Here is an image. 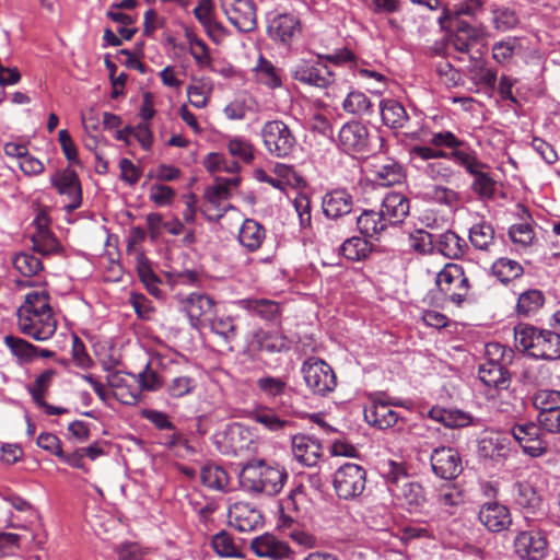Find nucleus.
Listing matches in <instances>:
<instances>
[{
  "label": "nucleus",
  "instance_id": "nucleus-1",
  "mask_svg": "<svg viewBox=\"0 0 560 560\" xmlns=\"http://www.w3.org/2000/svg\"><path fill=\"white\" fill-rule=\"evenodd\" d=\"M238 480L247 492L276 495L283 489L288 471L276 462L252 459L241 469Z\"/></svg>",
  "mask_w": 560,
  "mask_h": 560
},
{
  "label": "nucleus",
  "instance_id": "nucleus-2",
  "mask_svg": "<svg viewBox=\"0 0 560 560\" xmlns=\"http://www.w3.org/2000/svg\"><path fill=\"white\" fill-rule=\"evenodd\" d=\"M514 352L500 343L492 342V406L497 412L504 415L506 419L513 420L518 412L515 407L516 396L510 389L511 374L506 368L512 362Z\"/></svg>",
  "mask_w": 560,
  "mask_h": 560
},
{
  "label": "nucleus",
  "instance_id": "nucleus-3",
  "mask_svg": "<svg viewBox=\"0 0 560 560\" xmlns=\"http://www.w3.org/2000/svg\"><path fill=\"white\" fill-rule=\"evenodd\" d=\"M382 145L383 138L371 135L369 128L359 120L343 124L338 132V149L352 158H368Z\"/></svg>",
  "mask_w": 560,
  "mask_h": 560
},
{
  "label": "nucleus",
  "instance_id": "nucleus-4",
  "mask_svg": "<svg viewBox=\"0 0 560 560\" xmlns=\"http://www.w3.org/2000/svg\"><path fill=\"white\" fill-rule=\"evenodd\" d=\"M260 136L266 151L275 158H289L296 150L298 139L293 130L280 119L266 121Z\"/></svg>",
  "mask_w": 560,
  "mask_h": 560
},
{
  "label": "nucleus",
  "instance_id": "nucleus-5",
  "mask_svg": "<svg viewBox=\"0 0 560 560\" xmlns=\"http://www.w3.org/2000/svg\"><path fill=\"white\" fill-rule=\"evenodd\" d=\"M440 300L451 302L460 306L469 291V279L465 275L464 268L457 264H446L438 273L435 280Z\"/></svg>",
  "mask_w": 560,
  "mask_h": 560
},
{
  "label": "nucleus",
  "instance_id": "nucleus-6",
  "mask_svg": "<svg viewBox=\"0 0 560 560\" xmlns=\"http://www.w3.org/2000/svg\"><path fill=\"white\" fill-rule=\"evenodd\" d=\"M291 77L301 84L327 89L336 81L332 68L323 62L318 55L298 60L290 69Z\"/></svg>",
  "mask_w": 560,
  "mask_h": 560
},
{
  "label": "nucleus",
  "instance_id": "nucleus-7",
  "mask_svg": "<svg viewBox=\"0 0 560 560\" xmlns=\"http://www.w3.org/2000/svg\"><path fill=\"white\" fill-rule=\"evenodd\" d=\"M306 387L313 395L326 396L337 386V377L332 368L323 359L311 357L301 365Z\"/></svg>",
  "mask_w": 560,
  "mask_h": 560
},
{
  "label": "nucleus",
  "instance_id": "nucleus-8",
  "mask_svg": "<svg viewBox=\"0 0 560 560\" xmlns=\"http://www.w3.org/2000/svg\"><path fill=\"white\" fill-rule=\"evenodd\" d=\"M332 485L339 499H355L360 497L365 489L366 471L358 464L346 463L335 471Z\"/></svg>",
  "mask_w": 560,
  "mask_h": 560
},
{
  "label": "nucleus",
  "instance_id": "nucleus-9",
  "mask_svg": "<svg viewBox=\"0 0 560 560\" xmlns=\"http://www.w3.org/2000/svg\"><path fill=\"white\" fill-rule=\"evenodd\" d=\"M293 341L279 329L258 328L250 332L247 341L248 350L255 354H281L291 350Z\"/></svg>",
  "mask_w": 560,
  "mask_h": 560
},
{
  "label": "nucleus",
  "instance_id": "nucleus-10",
  "mask_svg": "<svg viewBox=\"0 0 560 560\" xmlns=\"http://www.w3.org/2000/svg\"><path fill=\"white\" fill-rule=\"evenodd\" d=\"M182 310L195 329L207 327V322L217 313V301L205 292H191L180 299Z\"/></svg>",
  "mask_w": 560,
  "mask_h": 560
},
{
  "label": "nucleus",
  "instance_id": "nucleus-11",
  "mask_svg": "<svg viewBox=\"0 0 560 560\" xmlns=\"http://www.w3.org/2000/svg\"><path fill=\"white\" fill-rule=\"evenodd\" d=\"M16 316L20 331L34 340H49L57 330V320L52 311L35 312L28 314V317L22 314H16Z\"/></svg>",
  "mask_w": 560,
  "mask_h": 560
},
{
  "label": "nucleus",
  "instance_id": "nucleus-12",
  "mask_svg": "<svg viewBox=\"0 0 560 560\" xmlns=\"http://www.w3.org/2000/svg\"><path fill=\"white\" fill-rule=\"evenodd\" d=\"M50 184L59 195L66 196L68 202L65 205L67 212H72L82 205V187L77 172L70 167L57 172L50 177Z\"/></svg>",
  "mask_w": 560,
  "mask_h": 560
},
{
  "label": "nucleus",
  "instance_id": "nucleus-13",
  "mask_svg": "<svg viewBox=\"0 0 560 560\" xmlns=\"http://www.w3.org/2000/svg\"><path fill=\"white\" fill-rule=\"evenodd\" d=\"M221 5L229 22L240 32L249 33L256 28V5L253 0H222Z\"/></svg>",
  "mask_w": 560,
  "mask_h": 560
},
{
  "label": "nucleus",
  "instance_id": "nucleus-14",
  "mask_svg": "<svg viewBox=\"0 0 560 560\" xmlns=\"http://www.w3.org/2000/svg\"><path fill=\"white\" fill-rule=\"evenodd\" d=\"M432 471L445 480H453L463 470L459 453L450 446L435 447L430 456Z\"/></svg>",
  "mask_w": 560,
  "mask_h": 560
},
{
  "label": "nucleus",
  "instance_id": "nucleus-15",
  "mask_svg": "<svg viewBox=\"0 0 560 560\" xmlns=\"http://www.w3.org/2000/svg\"><path fill=\"white\" fill-rule=\"evenodd\" d=\"M514 550L522 560H541L547 555V538L539 530L521 532L514 539Z\"/></svg>",
  "mask_w": 560,
  "mask_h": 560
},
{
  "label": "nucleus",
  "instance_id": "nucleus-16",
  "mask_svg": "<svg viewBox=\"0 0 560 560\" xmlns=\"http://www.w3.org/2000/svg\"><path fill=\"white\" fill-rule=\"evenodd\" d=\"M293 458L305 467H314L323 455V445L318 439L310 434H294L291 438Z\"/></svg>",
  "mask_w": 560,
  "mask_h": 560
},
{
  "label": "nucleus",
  "instance_id": "nucleus-17",
  "mask_svg": "<svg viewBox=\"0 0 560 560\" xmlns=\"http://www.w3.org/2000/svg\"><path fill=\"white\" fill-rule=\"evenodd\" d=\"M514 213L522 221L514 223L509 229V237L513 244L523 248L530 247L536 244L537 237L534 229V221L528 210L521 203L514 205Z\"/></svg>",
  "mask_w": 560,
  "mask_h": 560
},
{
  "label": "nucleus",
  "instance_id": "nucleus-18",
  "mask_svg": "<svg viewBox=\"0 0 560 560\" xmlns=\"http://www.w3.org/2000/svg\"><path fill=\"white\" fill-rule=\"evenodd\" d=\"M138 383L140 389L128 393L118 392L115 394L117 399L125 405L133 406L140 400L141 390L155 392L161 388L164 389L165 376H161L158 372L153 371L148 362L144 369L138 374Z\"/></svg>",
  "mask_w": 560,
  "mask_h": 560
},
{
  "label": "nucleus",
  "instance_id": "nucleus-19",
  "mask_svg": "<svg viewBox=\"0 0 560 560\" xmlns=\"http://www.w3.org/2000/svg\"><path fill=\"white\" fill-rule=\"evenodd\" d=\"M353 205V196L345 188H336L326 192L322 200L324 214L335 220L349 214Z\"/></svg>",
  "mask_w": 560,
  "mask_h": 560
},
{
  "label": "nucleus",
  "instance_id": "nucleus-20",
  "mask_svg": "<svg viewBox=\"0 0 560 560\" xmlns=\"http://www.w3.org/2000/svg\"><path fill=\"white\" fill-rule=\"evenodd\" d=\"M409 199L404 194L394 191L386 194L380 209L388 226L402 223L409 214Z\"/></svg>",
  "mask_w": 560,
  "mask_h": 560
},
{
  "label": "nucleus",
  "instance_id": "nucleus-21",
  "mask_svg": "<svg viewBox=\"0 0 560 560\" xmlns=\"http://www.w3.org/2000/svg\"><path fill=\"white\" fill-rule=\"evenodd\" d=\"M235 304L249 316L265 322H275L281 316V306L273 300L246 298L237 300Z\"/></svg>",
  "mask_w": 560,
  "mask_h": 560
},
{
  "label": "nucleus",
  "instance_id": "nucleus-22",
  "mask_svg": "<svg viewBox=\"0 0 560 560\" xmlns=\"http://www.w3.org/2000/svg\"><path fill=\"white\" fill-rule=\"evenodd\" d=\"M250 549L256 556L272 560L287 559L291 555L288 544L279 540L271 534H264L254 538L250 542Z\"/></svg>",
  "mask_w": 560,
  "mask_h": 560
},
{
  "label": "nucleus",
  "instance_id": "nucleus-23",
  "mask_svg": "<svg viewBox=\"0 0 560 560\" xmlns=\"http://www.w3.org/2000/svg\"><path fill=\"white\" fill-rule=\"evenodd\" d=\"M364 419L370 425L386 430L398 422L399 415L390 409L384 400H374L364 409Z\"/></svg>",
  "mask_w": 560,
  "mask_h": 560
},
{
  "label": "nucleus",
  "instance_id": "nucleus-24",
  "mask_svg": "<svg viewBox=\"0 0 560 560\" xmlns=\"http://www.w3.org/2000/svg\"><path fill=\"white\" fill-rule=\"evenodd\" d=\"M299 30L300 21L294 15L279 14L269 22L267 33L273 40L289 45Z\"/></svg>",
  "mask_w": 560,
  "mask_h": 560
},
{
  "label": "nucleus",
  "instance_id": "nucleus-25",
  "mask_svg": "<svg viewBox=\"0 0 560 560\" xmlns=\"http://www.w3.org/2000/svg\"><path fill=\"white\" fill-rule=\"evenodd\" d=\"M381 119L389 129H401L409 121V115L404 105L395 98H384L378 104Z\"/></svg>",
  "mask_w": 560,
  "mask_h": 560
},
{
  "label": "nucleus",
  "instance_id": "nucleus-26",
  "mask_svg": "<svg viewBox=\"0 0 560 560\" xmlns=\"http://www.w3.org/2000/svg\"><path fill=\"white\" fill-rule=\"evenodd\" d=\"M255 384L259 394L270 401L287 396L291 389L289 378L285 375L262 374L256 380Z\"/></svg>",
  "mask_w": 560,
  "mask_h": 560
},
{
  "label": "nucleus",
  "instance_id": "nucleus-27",
  "mask_svg": "<svg viewBox=\"0 0 560 560\" xmlns=\"http://www.w3.org/2000/svg\"><path fill=\"white\" fill-rule=\"evenodd\" d=\"M198 387L196 377L187 374L165 376L164 393L170 399H182L192 395Z\"/></svg>",
  "mask_w": 560,
  "mask_h": 560
},
{
  "label": "nucleus",
  "instance_id": "nucleus-28",
  "mask_svg": "<svg viewBox=\"0 0 560 560\" xmlns=\"http://www.w3.org/2000/svg\"><path fill=\"white\" fill-rule=\"evenodd\" d=\"M266 238V229L254 219H245L238 232V242L248 252L260 248Z\"/></svg>",
  "mask_w": 560,
  "mask_h": 560
},
{
  "label": "nucleus",
  "instance_id": "nucleus-29",
  "mask_svg": "<svg viewBox=\"0 0 560 560\" xmlns=\"http://www.w3.org/2000/svg\"><path fill=\"white\" fill-rule=\"evenodd\" d=\"M136 269L140 281L143 283L149 294L156 299H162L163 292L160 289L162 281L153 271L150 260L143 253L137 254Z\"/></svg>",
  "mask_w": 560,
  "mask_h": 560
},
{
  "label": "nucleus",
  "instance_id": "nucleus-30",
  "mask_svg": "<svg viewBox=\"0 0 560 560\" xmlns=\"http://www.w3.org/2000/svg\"><path fill=\"white\" fill-rule=\"evenodd\" d=\"M412 165L432 180H448L455 174V170L447 161L410 159Z\"/></svg>",
  "mask_w": 560,
  "mask_h": 560
},
{
  "label": "nucleus",
  "instance_id": "nucleus-31",
  "mask_svg": "<svg viewBox=\"0 0 560 560\" xmlns=\"http://www.w3.org/2000/svg\"><path fill=\"white\" fill-rule=\"evenodd\" d=\"M540 347L528 350V355L536 360H560V334L552 330H541Z\"/></svg>",
  "mask_w": 560,
  "mask_h": 560
},
{
  "label": "nucleus",
  "instance_id": "nucleus-32",
  "mask_svg": "<svg viewBox=\"0 0 560 560\" xmlns=\"http://www.w3.org/2000/svg\"><path fill=\"white\" fill-rule=\"evenodd\" d=\"M32 249L42 257L63 254V247L50 230L35 231L31 237Z\"/></svg>",
  "mask_w": 560,
  "mask_h": 560
},
{
  "label": "nucleus",
  "instance_id": "nucleus-33",
  "mask_svg": "<svg viewBox=\"0 0 560 560\" xmlns=\"http://www.w3.org/2000/svg\"><path fill=\"white\" fill-rule=\"evenodd\" d=\"M465 247V240L459 237L455 232L451 230L435 235L434 252H438L447 258H459L463 256Z\"/></svg>",
  "mask_w": 560,
  "mask_h": 560
},
{
  "label": "nucleus",
  "instance_id": "nucleus-34",
  "mask_svg": "<svg viewBox=\"0 0 560 560\" xmlns=\"http://www.w3.org/2000/svg\"><path fill=\"white\" fill-rule=\"evenodd\" d=\"M359 232L364 237H376L387 228L386 219L381 211L364 210L355 220Z\"/></svg>",
  "mask_w": 560,
  "mask_h": 560
},
{
  "label": "nucleus",
  "instance_id": "nucleus-35",
  "mask_svg": "<svg viewBox=\"0 0 560 560\" xmlns=\"http://www.w3.org/2000/svg\"><path fill=\"white\" fill-rule=\"evenodd\" d=\"M371 173L374 180L381 186H393L400 183L404 178L401 165L394 160L373 164Z\"/></svg>",
  "mask_w": 560,
  "mask_h": 560
},
{
  "label": "nucleus",
  "instance_id": "nucleus-36",
  "mask_svg": "<svg viewBox=\"0 0 560 560\" xmlns=\"http://www.w3.org/2000/svg\"><path fill=\"white\" fill-rule=\"evenodd\" d=\"M342 108L346 113L358 117L371 116L374 106L369 96L358 90L350 91L342 101Z\"/></svg>",
  "mask_w": 560,
  "mask_h": 560
},
{
  "label": "nucleus",
  "instance_id": "nucleus-37",
  "mask_svg": "<svg viewBox=\"0 0 560 560\" xmlns=\"http://www.w3.org/2000/svg\"><path fill=\"white\" fill-rule=\"evenodd\" d=\"M224 440L234 455L248 450L253 442L249 429L236 422L226 427Z\"/></svg>",
  "mask_w": 560,
  "mask_h": 560
},
{
  "label": "nucleus",
  "instance_id": "nucleus-38",
  "mask_svg": "<svg viewBox=\"0 0 560 560\" xmlns=\"http://www.w3.org/2000/svg\"><path fill=\"white\" fill-rule=\"evenodd\" d=\"M513 442L515 441L512 436V433L502 435L498 432V436L494 443V450L497 451V454H492V465H506L508 469H513L515 467L514 463L512 462L516 459L517 451L511 448Z\"/></svg>",
  "mask_w": 560,
  "mask_h": 560
},
{
  "label": "nucleus",
  "instance_id": "nucleus-39",
  "mask_svg": "<svg viewBox=\"0 0 560 560\" xmlns=\"http://www.w3.org/2000/svg\"><path fill=\"white\" fill-rule=\"evenodd\" d=\"M4 343L20 364L30 363L38 355V347L20 337L7 335Z\"/></svg>",
  "mask_w": 560,
  "mask_h": 560
},
{
  "label": "nucleus",
  "instance_id": "nucleus-40",
  "mask_svg": "<svg viewBox=\"0 0 560 560\" xmlns=\"http://www.w3.org/2000/svg\"><path fill=\"white\" fill-rule=\"evenodd\" d=\"M429 418L446 428H462L469 423V416L457 409H445L434 406L429 410Z\"/></svg>",
  "mask_w": 560,
  "mask_h": 560
},
{
  "label": "nucleus",
  "instance_id": "nucleus-41",
  "mask_svg": "<svg viewBox=\"0 0 560 560\" xmlns=\"http://www.w3.org/2000/svg\"><path fill=\"white\" fill-rule=\"evenodd\" d=\"M52 311L50 306V295L46 289L28 292L25 294L24 303L18 308L16 314H22L28 317V314L35 312Z\"/></svg>",
  "mask_w": 560,
  "mask_h": 560
},
{
  "label": "nucleus",
  "instance_id": "nucleus-42",
  "mask_svg": "<svg viewBox=\"0 0 560 560\" xmlns=\"http://www.w3.org/2000/svg\"><path fill=\"white\" fill-rule=\"evenodd\" d=\"M201 482L205 487L212 490H226L229 486V476L226 471L213 464L208 463L200 470Z\"/></svg>",
  "mask_w": 560,
  "mask_h": 560
},
{
  "label": "nucleus",
  "instance_id": "nucleus-43",
  "mask_svg": "<svg viewBox=\"0 0 560 560\" xmlns=\"http://www.w3.org/2000/svg\"><path fill=\"white\" fill-rule=\"evenodd\" d=\"M545 304V295L537 289H530L520 294L516 304V313L528 317L536 314Z\"/></svg>",
  "mask_w": 560,
  "mask_h": 560
},
{
  "label": "nucleus",
  "instance_id": "nucleus-44",
  "mask_svg": "<svg viewBox=\"0 0 560 560\" xmlns=\"http://www.w3.org/2000/svg\"><path fill=\"white\" fill-rule=\"evenodd\" d=\"M340 252L348 260L361 261L369 257L372 245L363 237L352 236L341 244Z\"/></svg>",
  "mask_w": 560,
  "mask_h": 560
},
{
  "label": "nucleus",
  "instance_id": "nucleus-45",
  "mask_svg": "<svg viewBox=\"0 0 560 560\" xmlns=\"http://www.w3.org/2000/svg\"><path fill=\"white\" fill-rule=\"evenodd\" d=\"M14 268L24 277L37 276L44 270L42 259L31 252H21L14 255L12 258Z\"/></svg>",
  "mask_w": 560,
  "mask_h": 560
},
{
  "label": "nucleus",
  "instance_id": "nucleus-46",
  "mask_svg": "<svg viewBox=\"0 0 560 560\" xmlns=\"http://www.w3.org/2000/svg\"><path fill=\"white\" fill-rule=\"evenodd\" d=\"M395 497L402 500L409 509H417L425 501L424 490L422 486L412 480H408L397 491L393 492Z\"/></svg>",
  "mask_w": 560,
  "mask_h": 560
},
{
  "label": "nucleus",
  "instance_id": "nucleus-47",
  "mask_svg": "<svg viewBox=\"0 0 560 560\" xmlns=\"http://www.w3.org/2000/svg\"><path fill=\"white\" fill-rule=\"evenodd\" d=\"M207 327L225 343H230L236 339L237 327L231 316H217L215 314L210 318V322H207Z\"/></svg>",
  "mask_w": 560,
  "mask_h": 560
},
{
  "label": "nucleus",
  "instance_id": "nucleus-48",
  "mask_svg": "<svg viewBox=\"0 0 560 560\" xmlns=\"http://www.w3.org/2000/svg\"><path fill=\"white\" fill-rule=\"evenodd\" d=\"M523 271L522 265L513 259L500 258L492 264V276L502 283H509L521 277Z\"/></svg>",
  "mask_w": 560,
  "mask_h": 560
},
{
  "label": "nucleus",
  "instance_id": "nucleus-49",
  "mask_svg": "<svg viewBox=\"0 0 560 560\" xmlns=\"http://www.w3.org/2000/svg\"><path fill=\"white\" fill-rule=\"evenodd\" d=\"M252 419L272 432L284 430L293 425L292 421L281 418L269 408L255 410L252 415Z\"/></svg>",
  "mask_w": 560,
  "mask_h": 560
},
{
  "label": "nucleus",
  "instance_id": "nucleus-50",
  "mask_svg": "<svg viewBox=\"0 0 560 560\" xmlns=\"http://www.w3.org/2000/svg\"><path fill=\"white\" fill-rule=\"evenodd\" d=\"M410 159H421V160H438V161H447L451 159L460 160L462 153L458 151L446 152L438 147H429V145H413L409 150Z\"/></svg>",
  "mask_w": 560,
  "mask_h": 560
},
{
  "label": "nucleus",
  "instance_id": "nucleus-51",
  "mask_svg": "<svg viewBox=\"0 0 560 560\" xmlns=\"http://www.w3.org/2000/svg\"><path fill=\"white\" fill-rule=\"evenodd\" d=\"M541 330L537 329L534 326L520 324L514 328V337L515 341L525 352L528 353V350H535V348L540 347V336Z\"/></svg>",
  "mask_w": 560,
  "mask_h": 560
},
{
  "label": "nucleus",
  "instance_id": "nucleus-52",
  "mask_svg": "<svg viewBox=\"0 0 560 560\" xmlns=\"http://www.w3.org/2000/svg\"><path fill=\"white\" fill-rule=\"evenodd\" d=\"M453 27L456 31V34L452 39L454 49L459 52L468 54L470 43L472 42V38H476L477 36V31L467 22L460 20L454 21Z\"/></svg>",
  "mask_w": 560,
  "mask_h": 560
},
{
  "label": "nucleus",
  "instance_id": "nucleus-53",
  "mask_svg": "<svg viewBox=\"0 0 560 560\" xmlns=\"http://www.w3.org/2000/svg\"><path fill=\"white\" fill-rule=\"evenodd\" d=\"M186 37L189 43V52L192 56L196 65L200 69L210 68L212 58L210 56L209 46L206 44V42L189 32L186 33Z\"/></svg>",
  "mask_w": 560,
  "mask_h": 560
},
{
  "label": "nucleus",
  "instance_id": "nucleus-54",
  "mask_svg": "<svg viewBox=\"0 0 560 560\" xmlns=\"http://www.w3.org/2000/svg\"><path fill=\"white\" fill-rule=\"evenodd\" d=\"M56 375V371L48 369L36 376L35 382L27 386V392L32 396L34 402L40 407L46 402L45 394L49 388L52 377Z\"/></svg>",
  "mask_w": 560,
  "mask_h": 560
},
{
  "label": "nucleus",
  "instance_id": "nucleus-55",
  "mask_svg": "<svg viewBox=\"0 0 560 560\" xmlns=\"http://www.w3.org/2000/svg\"><path fill=\"white\" fill-rule=\"evenodd\" d=\"M229 153L240 162L249 164L254 160V147L249 140L242 137H232L226 144Z\"/></svg>",
  "mask_w": 560,
  "mask_h": 560
},
{
  "label": "nucleus",
  "instance_id": "nucleus-56",
  "mask_svg": "<svg viewBox=\"0 0 560 560\" xmlns=\"http://www.w3.org/2000/svg\"><path fill=\"white\" fill-rule=\"evenodd\" d=\"M214 552L220 557H238V548L234 544L233 537L226 532L221 530L212 536L210 542Z\"/></svg>",
  "mask_w": 560,
  "mask_h": 560
},
{
  "label": "nucleus",
  "instance_id": "nucleus-57",
  "mask_svg": "<svg viewBox=\"0 0 560 560\" xmlns=\"http://www.w3.org/2000/svg\"><path fill=\"white\" fill-rule=\"evenodd\" d=\"M435 233L416 230L409 235V246L419 254H432L435 250Z\"/></svg>",
  "mask_w": 560,
  "mask_h": 560
},
{
  "label": "nucleus",
  "instance_id": "nucleus-58",
  "mask_svg": "<svg viewBox=\"0 0 560 560\" xmlns=\"http://www.w3.org/2000/svg\"><path fill=\"white\" fill-rule=\"evenodd\" d=\"M533 405L539 412L560 409V390L541 389L534 394Z\"/></svg>",
  "mask_w": 560,
  "mask_h": 560
},
{
  "label": "nucleus",
  "instance_id": "nucleus-59",
  "mask_svg": "<svg viewBox=\"0 0 560 560\" xmlns=\"http://www.w3.org/2000/svg\"><path fill=\"white\" fill-rule=\"evenodd\" d=\"M257 75L260 83L267 85L270 89L281 86L282 82L278 74L276 67L265 58L260 57L256 67Z\"/></svg>",
  "mask_w": 560,
  "mask_h": 560
},
{
  "label": "nucleus",
  "instance_id": "nucleus-60",
  "mask_svg": "<svg viewBox=\"0 0 560 560\" xmlns=\"http://www.w3.org/2000/svg\"><path fill=\"white\" fill-rule=\"evenodd\" d=\"M129 303L133 307L137 317L142 320H150L155 313L153 303L142 293L132 292L129 296Z\"/></svg>",
  "mask_w": 560,
  "mask_h": 560
},
{
  "label": "nucleus",
  "instance_id": "nucleus-61",
  "mask_svg": "<svg viewBox=\"0 0 560 560\" xmlns=\"http://www.w3.org/2000/svg\"><path fill=\"white\" fill-rule=\"evenodd\" d=\"M389 491H397L401 485L409 480L405 467L401 464L389 462L388 469L384 474Z\"/></svg>",
  "mask_w": 560,
  "mask_h": 560
},
{
  "label": "nucleus",
  "instance_id": "nucleus-62",
  "mask_svg": "<svg viewBox=\"0 0 560 560\" xmlns=\"http://www.w3.org/2000/svg\"><path fill=\"white\" fill-rule=\"evenodd\" d=\"M516 80L509 77L502 75L498 85V93L500 98L497 101L498 104L502 103L503 105L514 108L518 105V101L516 96L513 94V86Z\"/></svg>",
  "mask_w": 560,
  "mask_h": 560
},
{
  "label": "nucleus",
  "instance_id": "nucleus-63",
  "mask_svg": "<svg viewBox=\"0 0 560 560\" xmlns=\"http://www.w3.org/2000/svg\"><path fill=\"white\" fill-rule=\"evenodd\" d=\"M492 21L497 28L506 31L517 25L518 16L514 10L502 7L492 10Z\"/></svg>",
  "mask_w": 560,
  "mask_h": 560
},
{
  "label": "nucleus",
  "instance_id": "nucleus-64",
  "mask_svg": "<svg viewBox=\"0 0 560 560\" xmlns=\"http://www.w3.org/2000/svg\"><path fill=\"white\" fill-rule=\"evenodd\" d=\"M149 198L159 207L170 206L175 198V190L163 184H153L149 190Z\"/></svg>",
  "mask_w": 560,
  "mask_h": 560
}]
</instances>
